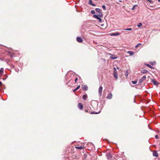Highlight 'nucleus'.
<instances>
[{
	"label": "nucleus",
	"mask_w": 160,
	"mask_h": 160,
	"mask_svg": "<svg viewBox=\"0 0 160 160\" xmlns=\"http://www.w3.org/2000/svg\"><path fill=\"white\" fill-rule=\"evenodd\" d=\"M158 2H160V0H158Z\"/></svg>",
	"instance_id": "obj_41"
},
{
	"label": "nucleus",
	"mask_w": 160,
	"mask_h": 160,
	"mask_svg": "<svg viewBox=\"0 0 160 160\" xmlns=\"http://www.w3.org/2000/svg\"><path fill=\"white\" fill-rule=\"evenodd\" d=\"M100 112H91V114H97L99 113Z\"/></svg>",
	"instance_id": "obj_21"
},
{
	"label": "nucleus",
	"mask_w": 160,
	"mask_h": 160,
	"mask_svg": "<svg viewBox=\"0 0 160 160\" xmlns=\"http://www.w3.org/2000/svg\"><path fill=\"white\" fill-rule=\"evenodd\" d=\"M82 97H83V98L84 100H86L87 99L88 96H87V95H84Z\"/></svg>",
	"instance_id": "obj_18"
},
{
	"label": "nucleus",
	"mask_w": 160,
	"mask_h": 160,
	"mask_svg": "<svg viewBox=\"0 0 160 160\" xmlns=\"http://www.w3.org/2000/svg\"><path fill=\"white\" fill-rule=\"evenodd\" d=\"M146 76H143L141 79H140L138 81V83L141 84L144 80H146Z\"/></svg>",
	"instance_id": "obj_4"
},
{
	"label": "nucleus",
	"mask_w": 160,
	"mask_h": 160,
	"mask_svg": "<svg viewBox=\"0 0 160 160\" xmlns=\"http://www.w3.org/2000/svg\"><path fill=\"white\" fill-rule=\"evenodd\" d=\"M108 54L110 55V58L112 59H115L117 58V57L114 55H112L111 53H109Z\"/></svg>",
	"instance_id": "obj_6"
},
{
	"label": "nucleus",
	"mask_w": 160,
	"mask_h": 160,
	"mask_svg": "<svg viewBox=\"0 0 160 160\" xmlns=\"http://www.w3.org/2000/svg\"><path fill=\"white\" fill-rule=\"evenodd\" d=\"M77 90H76V89H74L73 90V92H75V91H76Z\"/></svg>",
	"instance_id": "obj_37"
},
{
	"label": "nucleus",
	"mask_w": 160,
	"mask_h": 160,
	"mask_svg": "<svg viewBox=\"0 0 160 160\" xmlns=\"http://www.w3.org/2000/svg\"><path fill=\"white\" fill-rule=\"evenodd\" d=\"M93 17L94 18H96L97 19L99 17V16L97 15H96V14H94L93 15Z\"/></svg>",
	"instance_id": "obj_19"
},
{
	"label": "nucleus",
	"mask_w": 160,
	"mask_h": 160,
	"mask_svg": "<svg viewBox=\"0 0 160 160\" xmlns=\"http://www.w3.org/2000/svg\"><path fill=\"white\" fill-rule=\"evenodd\" d=\"M137 81L134 80V81H132V82L133 84H135L137 83Z\"/></svg>",
	"instance_id": "obj_24"
},
{
	"label": "nucleus",
	"mask_w": 160,
	"mask_h": 160,
	"mask_svg": "<svg viewBox=\"0 0 160 160\" xmlns=\"http://www.w3.org/2000/svg\"><path fill=\"white\" fill-rule=\"evenodd\" d=\"M107 158L108 160H113L114 159L113 158L111 154L110 153H108L106 155Z\"/></svg>",
	"instance_id": "obj_3"
},
{
	"label": "nucleus",
	"mask_w": 160,
	"mask_h": 160,
	"mask_svg": "<svg viewBox=\"0 0 160 160\" xmlns=\"http://www.w3.org/2000/svg\"><path fill=\"white\" fill-rule=\"evenodd\" d=\"M141 45V43H138V44L137 46H136L135 47H136V48H137V47L138 46H139V45Z\"/></svg>",
	"instance_id": "obj_35"
},
{
	"label": "nucleus",
	"mask_w": 160,
	"mask_h": 160,
	"mask_svg": "<svg viewBox=\"0 0 160 160\" xmlns=\"http://www.w3.org/2000/svg\"><path fill=\"white\" fill-rule=\"evenodd\" d=\"M127 53L129 54L130 55H132L134 54L133 52L131 51H128L127 52Z\"/></svg>",
	"instance_id": "obj_16"
},
{
	"label": "nucleus",
	"mask_w": 160,
	"mask_h": 160,
	"mask_svg": "<svg viewBox=\"0 0 160 160\" xmlns=\"http://www.w3.org/2000/svg\"><path fill=\"white\" fill-rule=\"evenodd\" d=\"M132 30L131 28H128L126 29H124V30H127V31H131Z\"/></svg>",
	"instance_id": "obj_23"
},
{
	"label": "nucleus",
	"mask_w": 160,
	"mask_h": 160,
	"mask_svg": "<svg viewBox=\"0 0 160 160\" xmlns=\"http://www.w3.org/2000/svg\"><path fill=\"white\" fill-rule=\"evenodd\" d=\"M2 84V83L0 81V86Z\"/></svg>",
	"instance_id": "obj_39"
},
{
	"label": "nucleus",
	"mask_w": 160,
	"mask_h": 160,
	"mask_svg": "<svg viewBox=\"0 0 160 160\" xmlns=\"http://www.w3.org/2000/svg\"><path fill=\"white\" fill-rule=\"evenodd\" d=\"M151 64V65H153V62H152L151 63H150Z\"/></svg>",
	"instance_id": "obj_36"
},
{
	"label": "nucleus",
	"mask_w": 160,
	"mask_h": 160,
	"mask_svg": "<svg viewBox=\"0 0 160 160\" xmlns=\"http://www.w3.org/2000/svg\"><path fill=\"white\" fill-rule=\"evenodd\" d=\"M155 138L157 139H158V135H155Z\"/></svg>",
	"instance_id": "obj_34"
},
{
	"label": "nucleus",
	"mask_w": 160,
	"mask_h": 160,
	"mask_svg": "<svg viewBox=\"0 0 160 160\" xmlns=\"http://www.w3.org/2000/svg\"><path fill=\"white\" fill-rule=\"evenodd\" d=\"M78 107L80 110H81L83 109V106L81 103H79L78 104Z\"/></svg>",
	"instance_id": "obj_7"
},
{
	"label": "nucleus",
	"mask_w": 160,
	"mask_h": 160,
	"mask_svg": "<svg viewBox=\"0 0 160 160\" xmlns=\"http://www.w3.org/2000/svg\"><path fill=\"white\" fill-rule=\"evenodd\" d=\"M77 41L79 43H81L83 42L82 39L80 37H77Z\"/></svg>",
	"instance_id": "obj_9"
},
{
	"label": "nucleus",
	"mask_w": 160,
	"mask_h": 160,
	"mask_svg": "<svg viewBox=\"0 0 160 160\" xmlns=\"http://www.w3.org/2000/svg\"><path fill=\"white\" fill-rule=\"evenodd\" d=\"M142 26V24L141 23H139L138 25L137 26L138 27H140Z\"/></svg>",
	"instance_id": "obj_20"
},
{
	"label": "nucleus",
	"mask_w": 160,
	"mask_h": 160,
	"mask_svg": "<svg viewBox=\"0 0 160 160\" xmlns=\"http://www.w3.org/2000/svg\"><path fill=\"white\" fill-rule=\"evenodd\" d=\"M80 88V86L79 85L77 86V87L75 88L76 90H78Z\"/></svg>",
	"instance_id": "obj_32"
},
{
	"label": "nucleus",
	"mask_w": 160,
	"mask_h": 160,
	"mask_svg": "<svg viewBox=\"0 0 160 160\" xmlns=\"http://www.w3.org/2000/svg\"><path fill=\"white\" fill-rule=\"evenodd\" d=\"M96 11L98 13V15L100 17H102L103 16L101 12V10L98 8H96L95 9Z\"/></svg>",
	"instance_id": "obj_1"
},
{
	"label": "nucleus",
	"mask_w": 160,
	"mask_h": 160,
	"mask_svg": "<svg viewBox=\"0 0 160 160\" xmlns=\"http://www.w3.org/2000/svg\"><path fill=\"white\" fill-rule=\"evenodd\" d=\"M84 147H82V146H80V147H75V148L77 149H82Z\"/></svg>",
	"instance_id": "obj_17"
},
{
	"label": "nucleus",
	"mask_w": 160,
	"mask_h": 160,
	"mask_svg": "<svg viewBox=\"0 0 160 160\" xmlns=\"http://www.w3.org/2000/svg\"><path fill=\"white\" fill-rule=\"evenodd\" d=\"M102 8L104 10H106V6L105 5H103L102 6Z\"/></svg>",
	"instance_id": "obj_25"
},
{
	"label": "nucleus",
	"mask_w": 160,
	"mask_h": 160,
	"mask_svg": "<svg viewBox=\"0 0 160 160\" xmlns=\"http://www.w3.org/2000/svg\"><path fill=\"white\" fill-rule=\"evenodd\" d=\"M16 72H18V69H16Z\"/></svg>",
	"instance_id": "obj_38"
},
{
	"label": "nucleus",
	"mask_w": 160,
	"mask_h": 160,
	"mask_svg": "<svg viewBox=\"0 0 160 160\" xmlns=\"http://www.w3.org/2000/svg\"><path fill=\"white\" fill-rule=\"evenodd\" d=\"M92 1L91 0H89L88 1V3L89 4L93 6H96L95 4L93 3H92Z\"/></svg>",
	"instance_id": "obj_13"
},
{
	"label": "nucleus",
	"mask_w": 160,
	"mask_h": 160,
	"mask_svg": "<svg viewBox=\"0 0 160 160\" xmlns=\"http://www.w3.org/2000/svg\"><path fill=\"white\" fill-rule=\"evenodd\" d=\"M91 13L92 14H94L95 13V11L94 10H92L91 11Z\"/></svg>",
	"instance_id": "obj_27"
},
{
	"label": "nucleus",
	"mask_w": 160,
	"mask_h": 160,
	"mask_svg": "<svg viewBox=\"0 0 160 160\" xmlns=\"http://www.w3.org/2000/svg\"><path fill=\"white\" fill-rule=\"evenodd\" d=\"M82 88L83 90L86 91L88 90V87L86 85H82Z\"/></svg>",
	"instance_id": "obj_11"
},
{
	"label": "nucleus",
	"mask_w": 160,
	"mask_h": 160,
	"mask_svg": "<svg viewBox=\"0 0 160 160\" xmlns=\"http://www.w3.org/2000/svg\"><path fill=\"white\" fill-rule=\"evenodd\" d=\"M117 69H118L119 68H117Z\"/></svg>",
	"instance_id": "obj_42"
},
{
	"label": "nucleus",
	"mask_w": 160,
	"mask_h": 160,
	"mask_svg": "<svg viewBox=\"0 0 160 160\" xmlns=\"http://www.w3.org/2000/svg\"><path fill=\"white\" fill-rule=\"evenodd\" d=\"M137 5H134L132 8V10H134L135 9V7Z\"/></svg>",
	"instance_id": "obj_28"
},
{
	"label": "nucleus",
	"mask_w": 160,
	"mask_h": 160,
	"mask_svg": "<svg viewBox=\"0 0 160 160\" xmlns=\"http://www.w3.org/2000/svg\"><path fill=\"white\" fill-rule=\"evenodd\" d=\"M125 74L127 77L128 76V70H127L126 72V73H125Z\"/></svg>",
	"instance_id": "obj_33"
},
{
	"label": "nucleus",
	"mask_w": 160,
	"mask_h": 160,
	"mask_svg": "<svg viewBox=\"0 0 160 160\" xmlns=\"http://www.w3.org/2000/svg\"><path fill=\"white\" fill-rule=\"evenodd\" d=\"M152 82H153L154 84L155 85H158V82L155 80H152Z\"/></svg>",
	"instance_id": "obj_15"
},
{
	"label": "nucleus",
	"mask_w": 160,
	"mask_h": 160,
	"mask_svg": "<svg viewBox=\"0 0 160 160\" xmlns=\"http://www.w3.org/2000/svg\"><path fill=\"white\" fill-rule=\"evenodd\" d=\"M147 1H148L151 3H153V1L152 0H147Z\"/></svg>",
	"instance_id": "obj_30"
},
{
	"label": "nucleus",
	"mask_w": 160,
	"mask_h": 160,
	"mask_svg": "<svg viewBox=\"0 0 160 160\" xmlns=\"http://www.w3.org/2000/svg\"><path fill=\"white\" fill-rule=\"evenodd\" d=\"M141 72L143 73H148L149 72L148 70L146 69L142 70L141 71Z\"/></svg>",
	"instance_id": "obj_14"
},
{
	"label": "nucleus",
	"mask_w": 160,
	"mask_h": 160,
	"mask_svg": "<svg viewBox=\"0 0 160 160\" xmlns=\"http://www.w3.org/2000/svg\"><path fill=\"white\" fill-rule=\"evenodd\" d=\"M147 66H148V67H149V68H153V67L152 66H151L149 64H147Z\"/></svg>",
	"instance_id": "obj_29"
},
{
	"label": "nucleus",
	"mask_w": 160,
	"mask_h": 160,
	"mask_svg": "<svg viewBox=\"0 0 160 160\" xmlns=\"http://www.w3.org/2000/svg\"><path fill=\"white\" fill-rule=\"evenodd\" d=\"M112 94L111 93H108L107 96V98L108 99H111L112 98Z\"/></svg>",
	"instance_id": "obj_10"
},
{
	"label": "nucleus",
	"mask_w": 160,
	"mask_h": 160,
	"mask_svg": "<svg viewBox=\"0 0 160 160\" xmlns=\"http://www.w3.org/2000/svg\"><path fill=\"white\" fill-rule=\"evenodd\" d=\"M113 70V76L116 79H117L118 77V74L116 69L115 68H114Z\"/></svg>",
	"instance_id": "obj_2"
},
{
	"label": "nucleus",
	"mask_w": 160,
	"mask_h": 160,
	"mask_svg": "<svg viewBox=\"0 0 160 160\" xmlns=\"http://www.w3.org/2000/svg\"><path fill=\"white\" fill-rule=\"evenodd\" d=\"M102 86H100L98 90V93L99 94L100 96H101L102 94Z\"/></svg>",
	"instance_id": "obj_5"
},
{
	"label": "nucleus",
	"mask_w": 160,
	"mask_h": 160,
	"mask_svg": "<svg viewBox=\"0 0 160 160\" xmlns=\"http://www.w3.org/2000/svg\"><path fill=\"white\" fill-rule=\"evenodd\" d=\"M120 35V33L118 32H115L111 34V36H118Z\"/></svg>",
	"instance_id": "obj_8"
},
{
	"label": "nucleus",
	"mask_w": 160,
	"mask_h": 160,
	"mask_svg": "<svg viewBox=\"0 0 160 160\" xmlns=\"http://www.w3.org/2000/svg\"><path fill=\"white\" fill-rule=\"evenodd\" d=\"M78 80V78L77 77H75V83H76Z\"/></svg>",
	"instance_id": "obj_31"
},
{
	"label": "nucleus",
	"mask_w": 160,
	"mask_h": 160,
	"mask_svg": "<svg viewBox=\"0 0 160 160\" xmlns=\"http://www.w3.org/2000/svg\"><path fill=\"white\" fill-rule=\"evenodd\" d=\"M153 156L154 157H158V154L156 151H154L153 152Z\"/></svg>",
	"instance_id": "obj_12"
},
{
	"label": "nucleus",
	"mask_w": 160,
	"mask_h": 160,
	"mask_svg": "<svg viewBox=\"0 0 160 160\" xmlns=\"http://www.w3.org/2000/svg\"><path fill=\"white\" fill-rule=\"evenodd\" d=\"M97 19H98L99 21V22H102V19L99 17Z\"/></svg>",
	"instance_id": "obj_26"
},
{
	"label": "nucleus",
	"mask_w": 160,
	"mask_h": 160,
	"mask_svg": "<svg viewBox=\"0 0 160 160\" xmlns=\"http://www.w3.org/2000/svg\"><path fill=\"white\" fill-rule=\"evenodd\" d=\"M119 2H122V1H119Z\"/></svg>",
	"instance_id": "obj_40"
},
{
	"label": "nucleus",
	"mask_w": 160,
	"mask_h": 160,
	"mask_svg": "<svg viewBox=\"0 0 160 160\" xmlns=\"http://www.w3.org/2000/svg\"><path fill=\"white\" fill-rule=\"evenodd\" d=\"M4 71V69L3 68H2L0 69V73H2Z\"/></svg>",
	"instance_id": "obj_22"
}]
</instances>
